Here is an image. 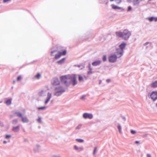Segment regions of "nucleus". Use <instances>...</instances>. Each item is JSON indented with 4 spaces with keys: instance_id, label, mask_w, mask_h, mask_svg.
Listing matches in <instances>:
<instances>
[{
    "instance_id": "obj_6",
    "label": "nucleus",
    "mask_w": 157,
    "mask_h": 157,
    "mask_svg": "<svg viewBox=\"0 0 157 157\" xmlns=\"http://www.w3.org/2000/svg\"><path fill=\"white\" fill-rule=\"evenodd\" d=\"M151 97L153 101H155L157 99V92L156 91H153L151 95Z\"/></svg>"
},
{
    "instance_id": "obj_37",
    "label": "nucleus",
    "mask_w": 157,
    "mask_h": 157,
    "mask_svg": "<svg viewBox=\"0 0 157 157\" xmlns=\"http://www.w3.org/2000/svg\"><path fill=\"white\" fill-rule=\"evenodd\" d=\"M10 0H3V2L4 3L8 1H10Z\"/></svg>"
},
{
    "instance_id": "obj_40",
    "label": "nucleus",
    "mask_w": 157,
    "mask_h": 157,
    "mask_svg": "<svg viewBox=\"0 0 157 157\" xmlns=\"http://www.w3.org/2000/svg\"><path fill=\"white\" fill-rule=\"evenodd\" d=\"M85 99V96H82L81 98V99L83 100V99Z\"/></svg>"
},
{
    "instance_id": "obj_18",
    "label": "nucleus",
    "mask_w": 157,
    "mask_h": 157,
    "mask_svg": "<svg viewBox=\"0 0 157 157\" xmlns=\"http://www.w3.org/2000/svg\"><path fill=\"white\" fill-rule=\"evenodd\" d=\"M65 59V58H63L62 59H61L60 60L58 61L57 62V63H58L61 64L64 62Z\"/></svg>"
},
{
    "instance_id": "obj_48",
    "label": "nucleus",
    "mask_w": 157,
    "mask_h": 157,
    "mask_svg": "<svg viewBox=\"0 0 157 157\" xmlns=\"http://www.w3.org/2000/svg\"><path fill=\"white\" fill-rule=\"evenodd\" d=\"M156 106H157V105H156Z\"/></svg>"
},
{
    "instance_id": "obj_15",
    "label": "nucleus",
    "mask_w": 157,
    "mask_h": 157,
    "mask_svg": "<svg viewBox=\"0 0 157 157\" xmlns=\"http://www.w3.org/2000/svg\"><path fill=\"white\" fill-rule=\"evenodd\" d=\"M13 130L15 132H17L19 130V126H17L16 127H13Z\"/></svg>"
},
{
    "instance_id": "obj_35",
    "label": "nucleus",
    "mask_w": 157,
    "mask_h": 157,
    "mask_svg": "<svg viewBox=\"0 0 157 157\" xmlns=\"http://www.w3.org/2000/svg\"><path fill=\"white\" fill-rule=\"evenodd\" d=\"M37 121L39 122L40 123L41 122V118L40 117L38 119Z\"/></svg>"
},
{
    "instance_id": "obj_42",
    "label": "nucleus",
    "mask_w": 157,
    "mask_h": 157,
    "mask_svg": "<svg viewBox=\"0 0 157 157\" xmlns=\"http://www.w3.org/2000/svg\"><path fill=\"white\" fill-rule=\"evenodd\" d=\"M147 157H151V155L150 154H147Z\"/></svg>"
},
{
    "instance_id": "obj_34",
    "label": "nucleus",
    "mask_w": 157,
    "mask_h": 157,
    "mask_svg": "<svg viewBox=\"0 0 157 157\" xmlns=\"http://www.w3.org/2000/svg\"><path fill=\"white\" fill-rule=\"evenodd\" d=\"M49 100H50V99H49L48 98H47L46 101L45 102V104H47L48 103V102L49 101Z\"/></svg>"
},
{
    "instance_id": "obj_36",
    "label": "nucleus",
    "mask_w": 157,
    "mask_h": 157,
    "mask_svg": "<svg viewBox=\"0 0 157 157\" xmlns=\"http://www.w3.org/2000/svg\"><path fill=\"white\" fill-rule=\"evenodd\" d=\"M154 21L155 22H156L157 21V17H154Z\"/></svg>"
},
{
    "instance_id": "obj_17",
    "label": "nucleus",
    "mask_w": 157,
    "mask_h": 157,
    "mask_svg": "<svg viewBox=\"0 0 157 157\" xmlns=\"http://www.w3.org/2000/svg\"><path fill=\"white\" fill-rule=\"evenodd\" d=\"M147 19L150 22H151L152 21H154V17H149L147 18Z\"/></svg>"
},
{
    "instance_id": "obj_28",
    "label": "nucleus",
    "mask_w": 157,
    "mask_h": 157,
    "mask_svg": "<svg viewBox=\"0 0 157 157\" xmlns=\"http://www.w3.org/2000/svg\"><path fill=\"white\" fill-rule=\"evenodd\" d=\"M97 148L96 147H95L94 148V152H93V154L94 155H95V153H96V151H97Z\"/></svg>"
},
{
    "instance_id": "obj_31",
    "label": "nucleus",
    "mask_w": 157,
    "mask_h": 157,
    "mask_svg": "<svg viewBox=\"0 0 157 157\" xmlns=\"http://www.w3.org/2000/svg\"><path fill=\"white\" fill-rule=\"evenodd\" d=\"M21 78V76H19L17 78V80L18 81H19V80H20Z\"/></svg>"
},
{
    "instance_id": "obj_3",
    "label": "nucleus",
    "mask_w": 157,
    "mask_h": 157,
    "mask_svg": "<svg viewBox=\"0 0 157 157\" xmlns=\"http://www.w3.org/2000/svg\"><path fill=\"white\" fill-rule=\"evenodd\" d=\"M126 46V44L124 42L122 43L119 46L120 48L117 50L116 53L117 55H119L118 57H121L123 55V49Z\"/></svg>"
},
{
    "instance_id": "obj_24",
    "label": "nucleus",
    "mask_w": 157,
    "mask_h": 157,
    "mask_svg": "<svg viewBox=\"0 0 157 157\" xmlns=\"http://www.w3.org/2000/svg\"><path fill=\"white\" fill-rule=\"evenodd\" d=\"M76 141L79 143H82L83 142V140L81 139H77Z\"/></svg>"
},
{
    "instance_id": "obj_21",
    "label": "nucleus",
    "mask_w": 157,
    "mask_h": 157,
    "mask_svg": "<svg viewBox=\"0 0 157 157\" xmlns=\"http://www.w3.org/2000/svg\"><path fill=\"white\" fill-rule=\"evenodd\" d=\"M15 113L17 114V116L20 117H22V114L20 113Z\"/></svg>"
},
{
    "instance_id": "obj_47",
    "label": "nucleus",
    "mask_w": 157,
    "mask_h": 157,
    "mask_svg": "<svg viewBox=\"0 0 157 157\" xmlns=\"http://www.w3.org/2000/svg\"><path fill=\"white\" fill-rule=\"evenodd\" d=\"M53 157H59L57 156H54Z\"/></svg>"
},
{
    "instance_id": "obj_25",
    "label": "nucleus",
    "mask_w": 157,
    "mask_h": 157,
    "mask_svg": "<svg viewBox=\"0 0 157 157\" xmlns=\"http://www.w3.org/2000/svg\"><path fill=\"white\" fill-rule=\"evenodd\" d=\"M46 108V107H45V106L41 107H38V110L44 109H45Z\"/></svg>"
},
{
    "instance_id": "obj_5",
    "label": "nucleus",
    "mask_w": 157,
    "mask_h": 157,
    "mask_svg": "<svg viewBox=\"0 0 157 157\" xmlns=\"http://www.w3.org/2000/svg\"><path fill=\"white\" fill-rule=\"evenodd\" d=\"M66 50H63L62 51V52H59L58 54H56L55 56V58L56 59H57L59 58L61 56H65L66 54Z\"/></svg>"
},
{
    "instance_id": "obj_12",
    "label": "nucleus",
    "mask_w": 157,
    "mask_h": 157,
    "mask_svg": "<svg viewBox=\"0 0 157 157\" xmlns=\"http://www.w3.org/2000/svg\"><path fill=\"white\" fill-rule=\"evenodd\" d=\"M111 6L112 9H121V7H118L113 4H112Z\"/></svg>"
},
{
    "instance_id": "obj_9",
    "label": "nucleus",
    "mask_w": 157,
    "mask_h": 157,
    "mask_svg": "<svg viewBox=\"0 0 157 157\" xmlns=\"http://www.w3.org/2000/svg\"><path fill=\"white\" fill-rule=\"evenodd\" d=\"M55 90L56 92L55 94L56 95H57V94L58 93H62V92H63L64 91V90L63 89L62 87H60L56 88Z\"/></svg>"
},
{
    "instance_id": "obj_23",
    "label": "nucleus",
    "mask_w": 157,
    "mask_h": 157,
    "mask_svg": "<svg viewBox=\"0 0 157 157\" xmlns=\"http://www.w3.org/2000/svg\"><path fill=\"white\" fill-rule=\"evenodd\" d=\"M51 97V94L50 93H48V97L47 98L50 100Z\"/></svg>"
},
{
    "instance_id": "obj_46",
    "label": "nucleus",
    "mask_w": 157,
    "mask_h": 157,
    "mask_svg": "<svg viewBox=\"0 0 157 157\" xmlns=\"http://www.w3.org/2000/svg\"><path fill=\"white\" fill-rule=\"evenodd\" d=\"M13 121H15L16 122H17V120H14Z\"/></svg>"
},
{
    "instance_id": "obj_38",
    "label": "nucleus",
    "mask_w": 157,
    "mask_h": 157,
    "mask_svg": "<svg viewBox=\"0 0 157 157\" xmlns=\"http://www.w3.org/2000/svg\"><path fill=\"white\" fill-rule=\"evenodd\" d=\"M56 52L55 51H53L51 53V55L52 56H53V53H54V52Z\"/></svg>"
},
{
    "instance_id": "obj_16",
    "label": "nucleus",
    "mask_w": 157,
    "mask_h": 157,
    "mask_svg": "<svg viewBox=\"0 0 157 157\" xmlns=\"http://www.w3.org/2000/svg\"><path fill=\"white\" fill-rule=\"evenodd\" d=\"M11 99H8L7 100L5 103L7 105H10L11 104Z\"/></svg>"
},
{
    "instance_id": "obj_4",
    "label": "nucleus",
    "mask_w": 157,
    "mask_h": 157,
    "mask_svg": "<svg viewBox=\"0 0 157 157\" xmlns=\"http://www.w3.org/2000/svg\"><path fill=\"white\" fill-rule=\"evenodd\" d=\"M117 55V57L116 55H111L109 57V61L110 62L113 63L115 62L117 60V58H119L118 56H119V55Z\"/></svg>"
},
{
    "instance_id": "obj_33",
    "label": "nucleus",
    "mask_w": 157,
    "mask_h": 157,
    "mask_svg": "<svg viewBox=\"0 0 157 157\" xmlns=\"http://www.w3.org/2000/svg\"><path fill=\"white\" fill-rule=\"evenodd\" d=\"M11 136L10 135H6V138L7 139L10 137Z\"/></svg>"
},
{
    "instance_id": "obj_45",
    "label": "nucleus",
    "mask_w": 157,
    "mask_h": 157,
    "mask_svg": "<svg viewBox=\"0 0 157 157\" xmlns=\"http://www.w3.org/2000/svg\"><path fill=\"white\" fill-rule=\"evenodd\" d=\"M6 141H4V144H6Z\"/></svg>"
},
{
    "instance_id": "obj_26",
    "label": "nucleus",
    "mask_w": 157,
    "mask_h": 157,
    "mask_svg": "<svg viewBox=\"0 0 157 157\" xmlns=\"http://www.w3.org/2000/svg\"><path fill=\"white\" fill-rule=\"evenodd\" d=\"M83 78L80 75L78 76V80L79 81H81L82 80Z\"/></svg>"
},
{
    "instance_id": "obj_30",
    "label": "nucleus",
    "mask_w": 157,
    "mask_h": 157,
    "mask_svg": "<svg viewBox=\"0 0 157 157\" xmlns=\"http://www.w3.org/2000/svg\"><path fill=\"white\" fill-rule=\"evenodd\" d=\"M132 7L130 6H129L128 7L127 11H130L132 10Z\"/></svg>"
},
{
    "instance_id": "obj_10",
    "label": "nucleus",
    "mask_w": 157,
    "mask_h": 157,
    "mask_svg": "<svg viewBox=\"0 0 157 157\" xmlns=\"http://www.w3.org/2000/svg\"><path fill=\"white\" fill-rule=\"evenodd\" d=\"M101 62V60H97L93 62L92 65L93 66H97L100 65Z\"/></svg>"
},
{
    "instance_id": "obj_11",
    "label": "nucleus",
    "mask_w": 157,
    "mask_h": 157,
    "mask_svg": "<svg viewBox=\"0 0 157 157\" xmlns=\"http://www.w3.org/2000/svg\"><path fill=\"white\" fill-rule=\"evenodd\" d=\"M151 87L155 88L157 87V81L152 82L151 85Z\"/></svg>"
},
{
    "instance_id": "obj_44",
    "label": "nucleus",
    "mask_w": 157,
    "mask_h": 157,
    "mask_svg": "<svg viewBox=\"0 0 157 157\" xmlns=\"http://www.w3.org/2000/svg\"><path fill=\"white\" fill-rule=\"evenodd\" d=\"M136 144H139V141H136L135 142Z\"/></svg>"
},
{
    "instance_id": "obj_22",
    "label": "nucleus",
    "mask_w": 157,
    "mask_h": 157,
    "mask_svg": "<svg viewBox=\"0 0 157 157\" xmlns=\"http://www.w3.org/2000/svg\"><path fill=\"white\" fill-rule=\"evenodd\" d=\"M118 128L119 130V132L120 133H121V128L120 125H119L118 126Z\"/></svg>"
},
{
    "instance_id": "obj_32",
    "label": "nucleus",
    "mask_w": 157,
    "mask_h": 157,
    "mask_svg": "<svg viewBox=\"0 0 157 157\" xmlns=\"http://www.w3.org/2000/svg\"><path fill=\"white\" fill-rule=\"evenodd\" d=\"M81 125H79L76 128V129H79L81 128Z\"/></svg>"
},
{
    "instance_id": "obj_13",
    "label": "nucleus",
    "mask_w": 157,
    "mask_h": 157,
    "mask_svg": "<svg viewBox=\"0 0 157 157\" xmlns=\"http://www.w3.org/2000/svg\"><path fill=\"white\" fill-rule=\"evenodd\" d=\"M22 121L24 123L27 122L28 121V120L26 117H22Z\"/></svg>"
},
{
    "instance_id": "obj_20",
    "label": "nucleus",
    "mask_w": 157,
    "mask_h": 157,
    "mask_svg": "<svg viewBox=\"0 0 157 157\" xmlns=\"http://www.w3.org/2000/svg\"><path fill=\"white\" fill-rule=\"evenodd\" d=\"M44 91L43 90L41 91L40 92H39L38 93V95L40 96H42L43 94H44Z\"/></svg>"
},
{
    "instance_id": "obj_1",
    "label": "nucleus",
    "mask_w": 157,
    "mask_h": 157,
    "mask_svg": "<svg viewBox=\"0 0 157 157\" xmlns=\"http://www.w3.org/2000/svg\"><path fill=\"white\" fill-rule=\"evenodd\" d=\"M60 79L61 82L66 84L67 81L70 80L72 83L73 86H74L77 83L76 80V77L75 75H68L60 77Z\"/></svg>"
},
{
    "instance_id": "obj_2",
    "label": "nucleus",
    "mask_w": 157,
    "mask_h": 157,
    "mask_svg": "<svg viewBox=\"0 0 157 157\" xmlns=\"http://www.w3.org/2000/svg\"><path fill=\"white\" fill-rule=\"evenodd\" d=\"M116 34L117 36L119 37H121L124 40H127L130 36L131 33L128 30H125L122 32H116Z\"/></svg>"
},
{
    "instance_id": "obj_41",
    "label": "nucleus",
    "mask_w": 157,
    "mask_h": 157,
    "mask_svg": "<svg viewBox=\"0 0 157 157\" xmlns=\"http://www.w3.org/2000/svg\"><path fill=\"white\" fill-rule=\"evenodd\" d=\"M74 147H75V149H76V150H78V149L77 147L76 146V145Z\"/></svg>"
},
{
    "instance_id": "obj_7",
    "label": "nucleus",
    "mask_w": 157,
    "mask_h": 157,
    "mask_svg": "<svg viewBox=\"0 0 157 157\" xmlns=\"http://www.w3.org/2000/svg\"><path fill=\"white\" fill-rule=\"evenodd\" d=\"M59 81L57 78H53L52 80V83L53 85H57L59 84Z\"/></svg>"
},
{
    "instance_id": "obj_19",
    "label": "nucleus",
    "mask_w": 157,
    "mask_h": 157,
    "mask_svg": "<svg viewBox=\"0 0 157 157\" xmlns=\"http://www.w3.org/2000/svg\"><path fill=\"white\" fill-rule=\"evenodd\" d=\"M35 77L36 78L38 79L40 78V74L38 73L35 76Z\"/></svg>"
},
{
    "instance_id": "obj_8",
    "label": "nucleus",
    "mask_w": 157,
    "mask_h": 157,
    "mask_svg": "<svg viewBox=\"0 0 157 157\" xmlns=\"http://www.w3.org/2000/svg\"><path fill=\"white\" fill-rule=\"evenodd\" d=\"M83 117L85 119L89 118L90 119H92L93 117V115L91 114H89L87 113H85L83 114Z\"/></svg>"
},
{
    "instance_id": "obj_27",
    "label": "nucleus",
    "mask_w": 157,
    "mask_h": 157,
    "mask_svg": "<svg viewBox=\"0 0 157 157\" xmlns=\"http://www.w3.org/2000/svg\"><path fill=\"white\" fill-rule=\"evenodd\" d=\"M102 59L104 61H105L106 60V56L104 55L102 57Z\"/></svg>"
},
{
    "instance_id": "obj_14",
    "label": "nucleus",
    "mask_w": 157,
    "mask_h": 157,
    "mask_svg": "<svg viewBox=\"0 0 157 157\" xmlns=\"http://www.w3.org/2000/svg\"><path fill=\"white\" fill-rule=\"evenodd\" d=\"M111 2H113L114 1L117 4H120L121 3L122 1V0H110Z\"/></svg>"
},
{
    "instance_id": "obj_39",
    "label": "nucleus",
    "mask_w": 157,
    "mask_h": 157,
    "mask_svg": "<svg viewBox=\"0 0 157 157\" xmlns=\"http://www.w3.org/2000/svg\"><path fill=\"white\" fill-rule=\"evenodd\" d=\"M90 71H89L88 72V74H90L92 73V72H91L92 69H90Z\"/></svg>"
},
{
    "instance_id": "obj_43",
    "label": "nucleus",
    "mask_w": 157,
    "mask_h": 157,
    "mask_svg": "<svg viewBox=\"0 0 157 157\" xmlns=\"http://www.w3.org/2000/svg\"><path fill=\"white\" fill-rule=\"evenodd\" d=\"M110 80L109 79H107L106 80V81L107 82H110Z\"/></svg>"
},
{
    "instance_id": "obj_29",
    "label": "nucleus",
    "mask_w": 157,
    "mask_h": 157,
    "mask_svg": "<svg viewBox=\"0 0 157 157\" xmlns=\"http://www.w3.org/2000/svg\"><path fill=\"white\" fill-rule=\"evenodd\" d=\"M131 132L132 134H135V133H136V132L134 130H131Z\"/></svg>"
}]
</instances>
